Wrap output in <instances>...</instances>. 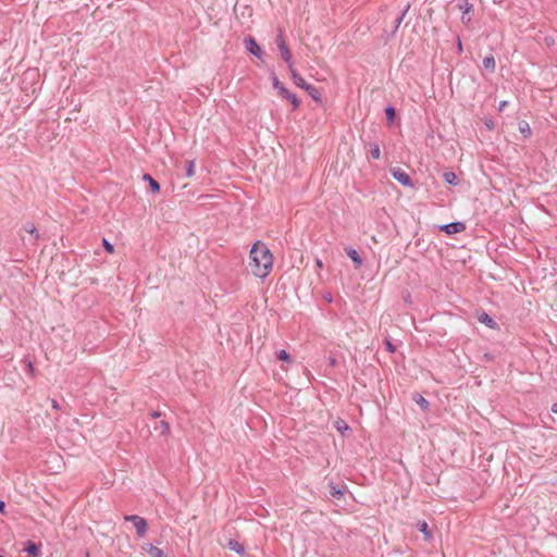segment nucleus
<instances>
[{"label":"nucleus","instance_id":"nucleus-1","mask_svg":"<svg viewBox=\"0 0 557 557\" xmlns=\"http://www.w3.org/2000/svg\"><path fill=\"white\" fill-rule=\"evenodd\" d=\"M249 258L251 271L256 276L263 278L270 273L273 267V257L264 244L255 243L250 249Z\"/></svg>","mask_w":557,"mask_h":557},{"label":"nucleus","instance_id":"nucleus-2","mask_svg":"<svg viewBox=\"0 0 557 557\" xmlns=\"http://www.w3.org/2000/svg\"><path fill=\"white\" fill-rule=\"evenodd\" d=\"M272 85H273V88L277 90L278 95L282 98L287 99L288 101H290V103L293 104V110H296L299 107L300 101L298 100L297 96L295 94L290 92L280 82V79L277 78V76L275 74L272 75Z\"/></svg>","mask_w":557,"mask_h":557},{"label":"nucleus","instance_id":"nucleus-3","mask_svg":"<svg viewBox=\"0 0 557 557\" xmlns=\"http://www.w3.org/2000/svg\"><path fill=\"white\" fill-rule=\"evenodd\" d=\"M275 41H276L281 58L287 63L288 69H292V66H294L293 60H292V52H290L289 48L287 47L282 33H280L277 35Z\"/></svg>","mask_w":557,"mask_h":557},{"label":"nucleus","instance_id":"nucleus-4","mask_svg":"<svg viewBox=\"0 0 557 557\" xmlns=\"http://www.w3.org/2000/svg\"><path fill=\"white\" fill-rule=\"evenodd\" d=\"M125 520L134 523V527L136 529V533H137L138 537H143L145 535V533L147 532L148 524L144 518H141L137 515H129V516H125Z\"/></svg>","mask_w":557,"mask_h":557},{"label":"nucleus","instance_id":"nucleus-5","mask_svg":"<svg viewBox=\"0 0 557 557\" xmlns=\"http://www.w3.org/2000/svg\"><path fill=\"white\" fill-rule=\"evenodd\" d=\"M456 7L462 12L461 22L465 25H469L471 17L468 14L473 10V5L469 0H457Z\"/></svg>","mask_w":557,"mask_h":557},{"label":"nucleus","instance_id":"nucleus-6","mask_svg":"<svg viewBox=\"0 0 557 557\" xmlns=\"http://www.w3.org/2000/svg\"><path fill=\"white\" fill-rule=\"evenodd\" d=\"M392 176L404 186H412V181L407 172L400 168L391 169Z\"/></svg>","mask_w":557,"mask_h":557},{"label":"nucleus","instance_id":"nucleus-7","mask_svg":"<svg viewBox=\"0 0 557 557\" xmlns=\"http://www.w3.org/2000/svg\"><path fill=\"white\" fill-rule=\"evenodd\" d=\"M440 230L448 235H453L463 232L466 230V225L462 222H453L440 226Z\"/></svg>","mask_w":557,"mask_h":557},{"label":"nucleus","instance_id":"nucleus-8","mask_svg":"<svg viewBox=\"0 0 557 557\" xmlns=\"http://www.w3.org/2000/svg\"><path fill=\"white\" fill-rule=\"evenodd\" d=\"M245 47L247 49V51L256 57H261L262 54V50L260 48V46L257 44V41L255 40V38L252 37H248L245 39Z\"/></svg>","mask_w":557,"mask_h":557},{"label":"nucleus","instance_id":"nucleus-9","mask_svg":"<svg viewBox=\"0 0 557 557\" xmlns=\"http://www.w3.org/2000/svg\"><path fill=\"white\" fill-rule=\"evenodd\" d=\"M289 72H290V76H292V79L293 82L295 83L296 86L305 89L306 86H308L309 84L302 78V76L294 69V66H292V69H288Z\"/></svg>","mask_w":557,"mask_h":557},{"label":"nucleus","instance_id":"nucleus-10","mask_svg":"<svg viewBox=\"0 0 557 557\" xmlns=\"http://www.w3.org/2000/svg\"><path fill=\"white\" fill-rule=\"evenodd\" d=\"M144 550L151 557H166L164 552L153 544H145Z\"/></svg>","mask_w":557,"mask_h":557},{"label":"nucleus","instance_id":"nucleus-11","mask_svg":"<svg viewBox=\"0 0 557 557\" xmlns=\"http://www.w3.org/2000/svg\"><path fill=\"white\" fill-rule=\"evenodd\" d=\"M26 553L32 555L33 557H40V546L33 541H27L26 546L24 548Z\"/></svg>","mask_w":557,"mask_h":557},{"label":"nucleus","instance_id":"nucleus-12","mask_svg":"<svg viewBox=\"0 0 557 557\" xmlns=\"http://www.w3.org/2000/svg\"><path fill=\"white\" fill-rule=\"evenodd\" d=\"M346 253L352 260V262L355 263L356 268L361 267L362 259H361V257L359 256V253H358V251L356 249L348 248V249H346Z\"/></svg>","mask_w":557,"mask_h":557},{"label":"nucleus","instance_id":"nucleus-13","mask_svg":"<svg viewBox=\"0 0 557 557\" xmlns=\"http://www.w3.org/2000/svg\"><path fill=\"white\" fill-rule=\"evenodd\" d=\"M305 90L310 95V97L315 101V102H321L322 101V97H321V92L319 91L318 88H315L314 86L312 85H308L306 86Z\"/></svg>","mask_w":557,"mask_h":557},{"label":"nucleus","instance_id":"nucleus-14","mask_svg":"<svg viewBox=\"0 0 557 557\" xmlns=\"http://www.w3.org/2000/svg\"><path fill=\"white\" fill-rule=\"evenodd\" d=\"M143 180L149 183L152 193H158L160 190V184L150 174L145 173L143 175Z\"/></svg>","mask_w":557,"mask_h":557},{"label":"nucleus","instance_id":"nucleus-15","mask_svg":"<svg viewBox=\"0 0 557 557\" xmlns=\"http://www.w3.org/2000/svg\"><path fill=\"white\" fill-rule=\"evenodd\" d=\"M496 62L493 55L485 57L483 59V67L488 72H494Z\"/></svg>","mask_w":557,"mask_h":557},{"label":"nucleus","instance_id":"nucleus-16","mask_svg":"<svg viewBox=\"0 0 557 557\" xmlns=\"http://www.w3.org/2000/svg\"><path fill=\"white\" fill-rule=\"evenodd\" d=\"M23 230L25 232H27L28 234H30L32 236H34V242L36 243L40 235L36 228V226L33 224V223H26L24 226H23Z\"/></svg>","mask_w":557,"mask_h":557},{"label":"nucleus","instance_id":"nucleus-17","mask_svg":"<svg viewBox=\"0 0 557 557\" xmlns=\"http://www.w3.org/2000/svg\"><path fill=\"white\" fill-rule=\"evenodd\" d=\"M369 153L372 159H380L381 157V149L377 143H370L369 144Z\"/></svg>","mask_w":557,"mask_h":557},{"label":"nucleus","instance_id":"nucleus-18","mask_svg":"<svg viewBox=\"0 0 557 557\" xmlns=\"http://www.w3.org/2000/svg\"><path fill=\"white\" fill-rule=\"evenodd\" d=\"M443 177H444V181L449 185L456 186L459 183V180L454 172H445L443 174Z\"/></svg>","mask_w":557,"mask_h":557},{"label":"nucleus","instance_id":"nucleus-19","mask_svg":"<svg viewBox=\"0 0 557 557\" xmlns=\"http://www.w3.org/2000/svg\"><path fill=\"white\" fill-rule=\"evenodd\" d=\"M479 321L481 323H484L485 325H487L491 329H494L496 326V322L485 312H483L480 315Z\"/></svg>","mask_w":557,"mask_h":557},{"label":"nucleus","instance_id":"nucleus-20","mask_svg":"<svg viewBox=\"0 0 557 557\" xmlns=\"http://www.w3.org/2000/svg\"><path fill=\"white\" fill-rule=\"evenodd\" d=\"M156 431H159L161 435L166 436L170 433V425L165 421H160L156 426Z\"/></svg>","mask_w":557,"mask_h":557},{"label":"nucleus","instance_id":"nucleus-21","mask_svg":"<svg viewBox=\"0 0 557 557\" xmlns=\"http://www.w3.org/2000/svg\"><path fill=\"white\" fill-rule=\"evenodd\" d=\"M413 400L417 403V405L423 409L426 410L429 408V401L420 394H417L413 396Z\"/></svg>","mask_w":557,"mask_h":557},{"label":"nucleus","instance_id":"nucleus-22","mask_svg":"<svg viewBox=\"0 0 557 557\" xmlns=\"http://www.w3.org/2000/svg\"><path fill=\"white\" fill-rule=\"evenodd\" d=\"M417 527H418V530L424 534L425 539L431 537V532H430L429 525L425 521H419Z\"/></svg>","mask_w":557,"mask_h":557},{"label":"nucleus","instance_id":"nucleus-23","mask_svg":"<svg viewBox=\"0 0 557 557\" xmlns=\"http://www.w3.org/2000/svg\"><path fill=\"white\" fill-rule=\"evenodd\" d=\"M386 120L389 124H392L396 117V111L394 107H387L385 109Z\"/></svg>","mask_w":557,"mask_h":557},{"label":"nucleus","instance_id":"nucleus-24","mask_svg":"<svg viewBox=\"0 0 557 557\" xmlns=\"http://www.w3.org/2000/svg\"><path fill=\"white\" fill-rule=\"evenodd\" d=\"M409 8H410V5L408 4V5L406 7V9L403 11V13L400 14V16H398V17L395 20V27H394L393 33H395V32L398 29V27L400 26V24H401V22H403V20H404V17H405V15L407 14V12H408Z\"/></svg>","mask_w":557,"mask_h":557},{"label":"nucleus","instance_id":"nucleus-25","mask_svg":"<svg viewBox=\"0 0 557 557\" xmlns=\"http://www.w3.org/2000/svg\"><path fill=\"white\" fill-rule=\"evenodd\" d=\"M519 131L524 135V137L531 136V128L527 122L519 124Z\"/></svg>","mask_w":557,"mask_h":557},{"label":"nucleus","instance_id":"nucleus-26","mask_svg":"<svg viewBox=\"0 0 557 557\" xmlns=\"http://www.w3.org/2000/svg\"><path fill=\"white\" fill-rule=\"evenodd\" d=\"M228 547L232 549V550H235L236 553L240 554L244 552V547L240 543L236 542V541H230L228 543Z\"/></svg>","mask_w":557,"mask_h":557},{"label":"nucleus","instance_id":"nucleus-27","mask_svg":"<svg viewBox=\"0 0 557 557\" xmlns=\"http://www.w3.org/2000/svg\"><path fill=\"white\" fill-rule=\"evenodd\" d=\"M195 174V161L190 160L187 162L186 176L191 177Z\"/></svg>","mask_w":557,"mask_h":557},{"label":"nucleus","instance_id":"nucleus-28","mask_svg":"<svg viewBox=\"0 0 557 557\" xmlns=\"http://www.w3.org/2000/svg\"><path fill=\"white\" fill-rule=\"evenodd\" d=\"M330 494L332 497L334 498H339L343 496V491L339 490L337 486L331 484V491H330Z\"/></svg>","mask_w":557,"mask_h":557},{"label":"nucleus","instance_id":"nucleus-29","mask_svg":"<svg viewBox=\"0 0 557 557\" xmlns=\"http://www.w3.org/2000/svg\"><path fill=\"white\" fill-rule=\"evenodd\" d=\"M276 358L282 361H288L290 356L286 350L282 349L276 352Z\"/></svg>","mask_w":557,"mask_h":557},{"label":"nucleus","instance_id":"nucleus-30","mask_svg":"<svg viewBox=\"0 0 557 557\" xmlns=\"http://www.w3.org/2000/svg\"><path fill=\"white\" fill-rule=\"evenodd\" d=\"M102 244L108 252L112 253L114 251L112 244H110L106 238L102 239Z\"/></svg>","mask_w":557,"mask_h":557},{"label":"nucleus","instance_id":"nucleus-31","mask_svg":"<svg viewBox=\"0 0 557 557\" xmlns=\"http://www.w3.org/2000/svg\"><path fill=\"white\" fill-rule=\"evenodd\" d=\"M343 429L347 430V429H348V425H347L344 421L338 422V423H337V430H338V431H342Z\"/></svg>","mask_w":557,"mask_h":557},{"label":"nucleus","instance_id":"nucleus-32","mask_svg":"<svg viewBox=\"0 0 557 557\" xmlns=\"http://www.w3.org/2000/svg\"><path fill=\"white\" fill-rule=\"evenodd\" d=\"M507 104H508V101H506V100L502 101L498 106V110L503 111L507 107Z\"/></svg>","mask_w":557,"mask_h":557},{"label":"nucleus","instance_id":"nucleus-33","mask_svg":"<svg viewBox=\"0 0 557 557\" xmlns=\"http://www.w3.org/2000/svg\"><path fill=\"white\" fill-rule=\"evenodd\" d=\"M51 406L53 409H57V410L60 409V405L55 399H51Z\"/></svg>","mask_w":557,"mask_h":557},{"label":"nucleus","instance_id":"nucleus-34","mask_svg":"<svg viewBox=\"0 0 557 557\" xmlns=\"http://www.w3.org/2000/svg\"><path fill=\"white\" fill-rule=\"evenodd\" d=\"M4 509H5V503L3 500H0V512L3 515L5 513Z\"/></svg>","mask_w":557,"mask_h":557},{"label":"nucleus","instance_id":"nucleus-35","mask_svg":"<svg viewBox=\"0 0 557 557\" xmlns=\"http://www.w3.org/2000/svg\"><path fill=\"white\" fill-rule=\"evenodd\" d=\"M160 416H161V412H160V411H152V412H151V417H152L153 419H157V418H159Z\"/></svg>","mask_w":557,"mask_h":557},{"label":"nucleus","instance_id":"nucleus-36","mask_svg":"<svg viewBox=\"0 0 557 557\" xmlns=\"http://www.w3.org/2000/svg\"><path fill=\"white\" fill-rule=\"evenodd\" d=\"M457 48H458V51H459V52H462V44H461L460 38H458V41H457Z\"/></svg>","mask_w":557,"mask_h":557},{"label":"nucleus","instance_id":"nucleus-37","mask_svg":"<svg viewBox=\"0 0 557 557\" xmlns=\"http://www.w3.org/2000/svg\"><path fill=\"white\" fill-rule=\"evenodd\" d=\"M552 412L557 413V403L553 404L552 406Z\"/></svg>","mask_w":557,"mask_h":557},{"label":"nucleus","instance_id":"nucleus-38","mask_svg":"<svg viewBox=\"0 0 557 557\" xmlns=\"http://www.w3.org/2000/svg\"><path fill=\"white\" fill-rule=\"evenodd\" d=\"M315 263H317L318 268H322L323 267V263H322V261L320 259H317Z\"/></svg>","mask_w":557,"mask_h":557},{"label":"nucleus","instance_id":"nucleus-39","mask_svg":"<svg viewBox=\"0 0 557 557\" xmlns=\"http://www.w3.org/2000/svg\"><path fill=\"white\" fill-rule=\"evenodd\" d=\"M386 346L389 351H394V347L389 342H387Z\"/></svg>","mask_w":557,"mask_h":557},{"label":"nucleus","instance_id":"nucleus-40","mask_svg":"<svg viewBox=\"0 0 557 557\" xmlns=\"http://www.w3.org/2000/svg\"><path fill=\"white\" fill-rule=\"evenodd\" d=\"M330 363L331 366H335L336 364V359L335 358H330Z\"/></svg>","mask_w":557,"mask_h":557},{"label":"nucleus","instance_id":"nucleus-41","mask_svg":"<svg viewBox=\"0 0 557 557\" xmlns=\"http://www.w3.org/2000/svg\"><path fill=\"white\" fill-rule=\"evenodd\" d=\"M0 557H3L2 555H0Z\"/></svg>","mask_w":557,"mask_h":557}]
</instances>
